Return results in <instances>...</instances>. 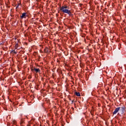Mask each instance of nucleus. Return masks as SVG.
<instances>
[{
  "label": "nucleus",
  "instance_id": "nucleus-1",
  "mask_svg": "<svg viewBox=\"0 0 126 126\" xmlns=\"http://www.w3.org/2000/svg\"><path fill=\"white\" fill-rule=\"evenodd\" d=\"M66 8H67V6L63 5L61 7L60 9L62 10V12H63L64 13H67L69 15H71V12H70V10H69Z\"/></svg>",
  "mask_w": 126,
  "mask_h": 126
},
{
  "label": "nucleus",
  "instance_id": "nucleus-2",
  "mask_svg": "<svg viewBox=\"0 0 126 126\" xmlns=\"http://www.w3.org/2000/svg\"><path fill=\"white\" fill-rule=\"evenodd\" d=\"M121 109V107H117L115 109V111L113 112V115H116L119 111H120V109Z\"/></svg>",
  "mask_w": 126,
  "mask_h": 126
},
{
  "label": "nucleus",
  "instance_id": "nucleus-3",
  "mask_svg": "<svg viewBox=\"0 0 126 126\" xmlns=\"http://www.w3.org/2000/svg\"><path fill=\"white\" fill-rule=\"evenodd\" d=\"M26 16V13H24L22 14L21 16H20V17L22 19V18H25Z\"/></svg>",
  "mask_w": 126,
  "mask_h": 126
},
{
  "label": "nucleus",
  "instance_id": "nucleus-4",
  "mask_svg": "<svg viewBox=\"0 0 126 126\" xmlns=\"http://www.w3.org/2000/svg\"><path fill=\"white\" fill-rule=\"evenodd\" d=\"M125 110H126V107L124 106L121 107V111L122 112V113H124Z\"/></svg>",
  "mask_w": 126,
  "mask_h": 126
},
{
  "label": "nucleus",
  "instance_id": "nucleus-5",
  "mask_svg": "<svg viewBox=\"0 0 126 126\" xmlns=\"http://www.w3.org/2000/svg\"><path fill=\"white\" fill-rule=\"evenodd\" d=\"M34 70H35V71H36V73L40 72V71H41V70H40L39 69H37L36 68H34Z\"/></svg>",
  "mask_w": 126,
  "mask_h": 126
},
{
  "label": "nucleus",
  "instance_id": "nucleus-6",
  "mask_svg": "<svg viewBox=\"0 0 126 126\" xmlns=\"http://www.w3.org/2000/svg\"><path fill=\"white\" fill-rule=\"evenodd\" d=\"M44 53H49V49L48 48H45L44 49Z\"/></svg>",
  "mask_w": 126,
  "mask_h": 126
},
{
  "label": "nucleus",
  "instance_id": "nucleus-7",
  "mask_svg": "<svg viewBox=\"0 0 126 126\" xmlns=\"http://www.w3.org/2000/svg\"><path fill=\"white\" fill-rule=\"evenodd\" d=\"M24 123V121H23V120H21V123H20L21 126H23V123Z\"/></svg>",
  "mask_w": 126,
  "mask_h": 126
},
{
  "label": "nucleus",
  "instance_id": "nucleus-8",
  "mask_svg": "<svg viewBox=\"0 0 126 126\" xmlns=\"http://www.w3.org/2000/svg\"><path fill=\"white\" fill-rule=\"evenodd\" d=\"M84 65V64H83V63L81 62L80 63V67H81L82 68V67H83Z\"/></svg>",
  "mask_w": 126,
  "mask_h": 126
},
{
  "label": "nucleus",
  "instance_id": "nucleus-9",
  "mask_svg": "<svg viewBox=\"0 0 126 126\" xmlns=\"http://www.w3.org/2000/svg\"><path fill=\"white\" fill-rule=\"evenodd\" d=\"M75 94L76 96H79V93H77V92H75Z\"/></svg>",
  "mask_w": 126,
  "mask_h": 126
},
{
  "label": "nucleus",
  "instance_id": "nucleus-10",
  "mask_svg": "<svg viewBox=\"0 0 126 126\" xmlns=\"http://www.w3.org/2000/svg\"><path fill=\"white\" fill-rule=\"evenodd\" d=\"M17 48H18V44H16L15 46V48L16 49H17Z\"/></svg>",
  "mask_w": 126,
  "mask_h": 126
},
{
  "label": "nucleus",
  "instance_id": "nucleus-11",
  "mask_svg": "<svg viewBox=\"0 0 126 126\" xmlns=\"http://www.w3.org/2000/svg\"><path fill=\"white\" fill-rule=\"evenodd\" d=\"M13 53H14V54H16V52L15 51H13Z\"/></svg>",
  "mask_w": 126,
  "mask_h": 126
},
{
  "label": "nucleus",
  "instance_id": "nucleus-12",
  "mask_svg": "<svg viewBox=\"0 0 126 126\" xmlns=\"http://www.w3.org/2000/svg\"><path fill=\"white\" fill-rule=\"evenodd\" d=\"M80 5H82V4H81V3H80Z\"/></svg>",
  "mask_w": 126,
  "mask_h": 126
},
{
  "label": "nucleus",
  "instance_id": "nucleus-13",
  "mask_svg": "<svg viewBox=\"0 0 126 126\" xmlns=\"http://www.w3.org/2000/svg\"><path fill=\"white\" fill-rule=\"evenodd\" d=\"M79 8H80V9H81L82 8H81V7H80Z\"/></svg>",
  "mask_w": 126,
  "mask_h": 126
},
{
  "label": "nucleus",
  "instance_id": "nucleus-14",
  "mask_svg": "<svg viewBox=\"0 0 126 126\" xmlns=\"http://www.w3.org/2000/svg\"><path fill=\"white\" fill-rule=\"evenodd\" d=\"M19 6V5H18L17 7H18Z\"/></svg>",
  "mask_w": 126,
  "mask_h": 126
},
{
  "label": "nucleus",
  "instance_id": "nucleus-15",
  "mask_svg": "<svg viewBox=\"0 0 126 126\" xmlns=\"http://www.w3.org/2000/svg\"><path fill=\"white\" fill-rule=\"evenodd\" d=\"M79 96H80V94H79Z\"/></svg>",
  "mask_w": 126,
  "mask_h": 126
}]
</instances>
